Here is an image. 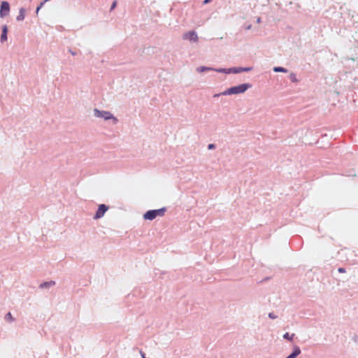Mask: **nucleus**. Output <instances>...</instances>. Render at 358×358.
<instances>
[{
  "instance_id": "f257e3e1",
  "label": "nucleus",
  "mask_w": 358,
  "mask_h": 358,
  "mask_svg": "<svg viewBox=\"0 0 358 358\" xmlns=\"http://www.w3.org/2000/svg\"><path fill=\"white\" fill-rule=\"evenodd\" d=\"M250 87L251 86L249 84H241L240 85L229 88L228 90L221 93V94L230 95L243 93Z\"/></svg>"
},
{
  "instance_id": "f03ea898",
  "label": "nucleus",
  "mask_w": 358,
  "mask_h": 358,
  "mask_svg": "<svg viewBox=\"0 0 358 358\" xmlns=\"http://www.w3.org/2000/svg\"><path fill=\"white\" fill-rule=\"evenodd\" d=\"M165 210L166 209L164 208L158 210H148L144 214L143 217L145 220H152L157 216H163Z\"/></svg>"
},
{
  "instance_id": "7ed1b4c3",
  "label": "nucleus",
  "mask_w": 358,
  "mask_h": 358,
  "mask_svg": "<svg viewBox=\"0 0 358 358\" xmlns=\"http://www.w3.org/2000/svg\"><path fill=\"white\" fill-rule=\"evenodd\" d=\"M94 115L97 117H101L106 120L113 119L114 123H116L117 122V118L114 117L110 112L101 111L98 109H94Z\"/></svg>"
},
{
  "instance_id": "20e7f679",
  "label": "nucleus",
  "mask_w": 358,
  "mask_h": 358,
  "mask_svg": "<svg viewBox=\"0 0 358 358\" xmlns=\"http://www.w3.org/2000/svg\"><path fill=\"white\" fill-rule=\"evenodd\" d=\"M10 11V6L7 1H2L0 9V16L3 17L8 14Z\"/></svg>"
},
{
  "instance_id": "39448f33",
  "label": "nucleus",
  "mask_w": 358,
  "mask_h": 358,
  "mask_svg": "<svg viewBox=\"0 0 358 358\" xmlns=\"http://www.w3.org/2000/svg\"><path fill=\"white\" fill-rule=\"evenodd\" d=\"M108 208L105 204H101L94 217V219H99L103 216L104 213L108 210Z\"/></svg>"
},
{
  "instance_id": "423d86ee",
  "label": "nucleus",
  "mask_w": 358,
  "mask_h": 358,
  "mask_svg": "<svg viewBox=\"0 0 358 358\" xmlns=\"http://www.w3.org/2000/svg\"><path fill=\"white\" fill-rule=\"evenodd\" d=\"M183 38L186 39V40L192 41L194 42L198 41V39H199L196 33L194 31H188V32L185 33L183 35Z\"/></svg>"
},
{
  "instance_id": "0eeeda50",
  "label": "nucleus",
  "mask_w": 358,
  "mask_h": 358,
  "mask_svg": "<svg viewBox=\"0 0 358 358\" xmlns=\"http://www.w3.org/2000/svg\"><path fill=\"white\" fill-rule=\"evenodd\" d=\"M7 32H8V28L6 25H4L2 27V34L1 36V41L4 42L7 40Z\"/></svg>"
},
{
  "instance_id": "6e6552de",
  "label": "nucleus",
  "mask_w": 358,
  "mask_h": 358,
  "mask_svg": "<svg viewBox=\"0 0 358 358\" xmlns=\"http://www.w3.org/2000/svg\"><path fill=\"white\" fill-rule=\"evenodd\" d=\"M301 353V350L298 346H295L293 352L287 358H296Z\"/></svg>"
},
{
  "instance_id": "1a4fd4ad",
  "label": "nucleus",
  "mask_w": 358,
  "mask_h": 358,
  "mask_svg": "<svg viewBox=\"0 0 358 358\" xmlns=\"http://www.w3.org/2000/svg\"><path fill=\"white\" fill-rule=\"evenodd\" d=\"M25 17V10L24 8H20L18 15L16 19L17 21H22L24 19Z\"/></svg>"
},
{
  "instance_id": "9d476101",
  "label": "nucleus",
  "mask_w": 358,
  "mask_h": 358,
  "mask_svg": "<svg viewBox=\"0 0 358 358\" xmlns=\"http://www.w3.org/2000/svg\"><path fill=\"white\" fill-rule=\"evenodd\" d=\"M55 285V282L54 281H50V282H44L43 284H41L40 285V287L43 288V287H50V286H52Z\"/></svg>"
},
{
  "instance_id": "9b49d317",
  "label": "nucleus",
  "mask_w": 358,
  "mask_h": 358,
  "mask_svg": "<svg viewBox=\"0 0 358 358\" xmlns=\"http://www.w3.org/2000/svg\"><path fill=\"white\" fill-rule=\"evenodd\" d=\"M294 334H292L289 335V333H285V334L283 335V338H284L285 339H287V340H289V341H292V340H293V338H294Z\"/></svg>"
},
{
  "instance_id": "f8f14e48",
  "label": "nucleus",
  "mask_w": 358,
  "mask_h": 358,
  "mask_svg": "<svg viewBox=\"0 0 358 358\" xmlns=\"http://www.w3.org/2000/svg\"><path fill=\"white\" fill-rule=\"evenodd\" d=\"M273 71H274L275 72H283V73H286V72L287 71V69H285V68H283V67H279V66H278V67H274Z\"/></svg>"
},
{
  "instance_id": "ddd939ff",
  "label": "nucleus",
  "mask_w": 358,
  "mask_h": 358,
  "mask_svg": "<svg viewBox=\"0 0 358 358\" xmlns=\"http://www.w3.org/2000/svg\"><path fill=\"white\" fill-rule=\"evenodd\" d=\"M5 319H6V320L9 321V322H13L14 320V318L13 317L10 313H8L6 315Z\"/></svg>"
},
{
  "instance_id": "4468645a",
  "label": "nucleus",
  "mask_w": 358,
  "mask_h": 358,
  "mask_svg": "<svg viewBox=\"0 0 358 358\" xmlns=\"http://www.w3.org/2000/svg\"><path fill=\"white\" fill-rule=\"evenodd\" d=\"M289 78H290V80H291L293 83H296V82H298V80H297V78H296V75H295L294 73H291V74L289 75Z\"/></svg>"
},
{
  "instance_id": "2eb2a0df",
  "label": "nucleus",
  "mask_w": 358,
  "mask_h": 358,
  "mask_svg": "<svg viewBox=\"0 0 358 358\" xmlns=\"http://www.w3.org/2000/svg\"><path fill=\"white\" fill-rule=\"evenodd\" d=\"M250 68H247V69H234V70L233 71V72H234V73H240V72H241V71H250Z\"/></svg>"
},
{
  "instance_id": "dca6fc26",
  "label": "nucleus",
  "mask_w": 358,
  "mask_h": 358,
  "mask_svg": "<svg viewBox=\"0 0 358 358\" xmlns=\"http://www.w3.org/2000/svg\"><path fill=\"white\" fill-rule=\"evenodd\" d=\"M209 69H210L209 68H206V67H204V66H201V67H199V68L197 69V71H198L199 72H203V71H206V70H209Z\"/></svg>"
},
{
  "instance_id": "f3484780",
  "label": "nucleus",
  "mask_w": 358,
  "mask_h": 358,
  "mask_svg": "<svg viewBox=\"0 0 358 358\" xmlns=\"http://www.w3.org/2000/svg\"><path fill=\"white\" fill-rule=\"evenodd\" d=\"M116 5H117V1H114L113 3H112V6H111V8H110V10H113L115 7H116Z\"/></svg>"
},
{
  "instance_id": "a211bd4d",
  "label": "nucleus",
  "mask_w": 358,
  "mask_h": 358,
  "mask_svg": "<svg viewBox=\"0 0 358 358\" xmlns=\"http://www.w3.org/2000/svg\"><path fill=\"white\" fill-rule=\"evenodd\" d=\"M46 1H45L44 2H42L39 6L37 7L36 8V13H38V10L41 9V8L43 6L44 3Z\"/></svg>"
},
{
  "instance_id": "6ab92c4d",
  "label": "nucleus",
  "mask_w": 358,
  "mask_h": 358,
  "mask_svg": "<svg viewBox=\"0 0 358 358\" xmlns=\"http://www.w3.org/2000/svg\"><path fill=\"white\" fill-rule=\"evenodd\" d=\"M268 317H269L270 318H271V319H275V318H276V316H275V315H273V313H271L268 314Z\"/></svg>"
},
{
  "instance_id": "aec40b11",
  "label": "nucleus",
  "mask_w": 358,
  "mask_h": 358,
  "mask_svg": "<svg viewBox=\"0 0 358 358\" xmlns=\"http://www.w3.org/2000/svg\"><path fill=\"white\" fill-rule=\"evenodd\" d=\"M338 271L339 273H345V270L343 268H339Z\"/></svg>"
},
{
  "instance_id": "412c9836",
  "label": "nucleus",
  "mask_w": 358,
  "mask_h": 358,
  "mask_svg": "<svg viewBox=\"0 0 358 358\" xmlns=\"http://www.w3.org/2000/svg\"><path fill=\"white\" fill-rule=\"evenodd\" d=\"M215 148V145L213 144H209L208 145V149H213Z\"/></svg>"
},
{
  "instance_id": "4be33fe9",
  "label": "nucleus",
  "mask_w": 358,
  "mask_h": 358,
  "mask_svg": "<svg viewBox=\"0 0 358 358\" xmlns=\"http://www.w3.org/2000/svg\"><path fill=\"white\" fill-rule=\"evenodd\" d=\"M210 1H211V0H205V1H203V3H204V4L208 3L210 2Z\"/></svg>"
},
{
  "instance_id": "5701e85b",
  "label": "nucleus",
  "mask_w": 358,
  "mask_h": 358,
  "mask_svg": "<svg viewBox=\"0 0 358 358\" xmlns=\"http://www.w3.org/2000/svg\"><path fill=\"white\" fill-rule=\"evenodd\" d=\"M257 22H260V18H259V17L257 19Z\"/></svg>"
},
{
  "instance_id": "b1692460",
  "label": "nucleus",
  "mask_w": 358,
  "mask_h": 358,
  "mask_svg": "<svg viewBox=\"0 0 358 358\" xmlns=\"http://www.w3.org/2000/svg\"><path fill=\"white\" fill-rule=\"evenodd\" d=\"M219 94H215L214 96L216 97V96H218Z\"/></svg>"
}]
</instances>
